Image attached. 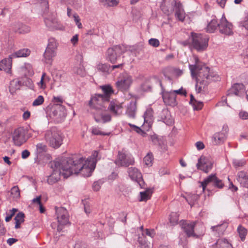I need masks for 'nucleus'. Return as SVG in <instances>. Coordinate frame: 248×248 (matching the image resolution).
I'll return each mask as SVG.
<instances>
[{"label": "nucleus", "instance_id": "nucleus-13", "mask_svg": "<svg viewBox=\"0 0 248 248\" xmlns=\"http://www.w3.org/2000/svg\"><path fill=\"white\" fill-rule=\"evenodd\" d=\"M13 140L15 144L18 146L25 142V131L23 127H19L15 130L13 134Z\"/></svg>", "mask_w": 248, "mask_h": 248}, {"label": "nucleus", "instance_id": "nucleus-57", "mask_svg": "<svg viewBox=\"0 0 248 248\" xmlns=\"http://www.w3.org/2000/svg\"><path fill=\"white\" fill-rule=\"evenodd\" d=\"M239 117L242 120L248 119V112L245 110H241L238 114Z\"/></svg>", "mask_w": 248, "mask_h": 248}, {"label": "nucleus", "instance_id": "nucleus-53", "mask_svg": "<svg viewBox=\"0 0 248 248\" xmlns=\"http://www.w3.org/2000/svg\"><path fill=\"white\" fill-rule=\"evenodd\" d=\"M100 1L108 6H114L118 4L116 0H100Z\"/></svg>", "mask_w": 248, "mask_h": 248}, {"label": "nucleus", "instance_id": "nucleus-44", "mask_svg": "<svg viewBox=\"0 0 248 248\" xmlns=\"http://www.w3.org/2000/svg\"><path fill=\"white\" fill-rule=\"evenodd\" d=\"M199 199V196L197 194H192L188 195L186 200L188 202V204L191 206H193L196 201Z\"/></svg>", "mask_w": 248, "mask_h": 248}, {"label": "nucleus", "instance_id": "nucleus-42", "mask_svg": "<svg viewBox=\"0 0 248 248\" xmlns=\"http://www.w3.org/2000/svg\"><path fill=\"white\" fill-rule=\"evenodd\" d=\"M58 46V43L57 41L54 38H50L48 40V43L47 46V48L51 49L52 50H56Z\"/></svg>", "mask_w": 248, "mask_h": 248}, {"label": "nucleus", "instance_id": "nucleus-40", "mask_svg": "<svg viewBox=\"0 0 248 248\" xmlns=\"http://www.w3.org/2000/svg\"><path fill=\"white\" fill-rule=\"evenodd\" d=\"M49 80V77L46 75V74L45 73H43L41 77V80L40 82L38 83L39 86L41 89H45L46 87V83L48 82Z\"/></svg>", "mask_w": 248, "mask_h": 248}, {"label": "nucleus", "instance_id": "nucleus-51", "mask_svg": "<svg viewBox=\"0 0 248 248\" xmlns=\"http://www.w3.org/2000/svg\"><path fill=\"white\" fill-rule=\"evenodd\" d=\"M110 66L106 64L100 63L97 65V69L102 72H108Z\"/></svg>", "mask_w": 248, "mask_h": 248}, {"label": "nucleus", "instance_id": "nucleus-63", "mask_svg": "<svg viewBox=\"0 0 248 248\" xmlns=\"http://www.w3.org/2000/svg\"><path fill=\"white\" fill-rule=\"evenodd\" d=\"M241 26L248 30V15L245 17L243 21L241 22Z\"/></svg>", "mask_w": 248, "mask_h": 248}, {"label": "nucleus", "instance_id": "nucleus-25", "mask_svg": "<svg viewBox=\"0 0 248 248\" xmlns=\"http://www.w3.org/2000/svg\"><path fill=\"white\" fill-rule=\"evenodd\" d=\"M136 102L134 101H131L127 105L126 114L129 117L134 118L136 115Z\"/></svg>", "mask_w": 248, "mask_h": 248}, {"label": "nucleus", "instance_id": "nucleus-29", "mask_svg": "<svg viewBox=\"0 0 248 248\" xmlns=\"http://www.w3.org/2000/svg\"><path fill=\"white\" fill-rule=\"evenodd\" d=\"M215 248H233L232 244L227 239L220 238L218 239L215 244Z\"/></svg>", "mask_w": 248, "mask_h": 248}, {"label": "nucleus", "instance_id": "nucleus-36", "mask_svg": "<svg viewBox=\"0 0 248 248\" xmlns=\"http://www.w3.org/2000/svg\"><path fill=\"white\" fill-rule=\"evenodd\" d=\"M24 214L22 212H20L16 215L15 217L16 221V229H18L20 227V224L24 221Z\"/></svg>", "mask_w": 248, "mask_h": 248}, {"label": "nucleus", "instance_id": "nucleus-1", "mask_svg": "<svg viewBox=\"0 0 248 248\" xmlns=\"http://www.w3.org/2000/svg\"><path fill=\"white\" fill-rule=\"evenodd\" d=\"M98 152L94 151L91 156L86 158L79 154L71 155L63 158V177L67 178L73 174H80L89 177L94 170Z\"/></svg>", "mask_w": 248, "mask_h": 248}, {"label": "nucleus", "instance_id": "nucleus-39", "mask_svg": "<svg viewBox=\"0 0 248 248\" xmlns=\"http://www.w3.org/2000/svg\"><path fill=\"white\" fill-rule=\"evenodd\" d=\"M154 156L151 152L148 153L143 158V162L148 167L152 166L154 162Z\"/></svg>", "mask_w": 248, "mask_h": 248}, {"label": "nucleus", "instance_id": "nucleus-46", "mask_svg": "<svg viewBox=\"0 0 248 248\" xmlns=\"http://www.w3.org/2000/svg\"><path fill=\"white\" fill-rule=\"evenodd\" d=\"M111 48L118 55H120L124 53L126 50L125 47L123 45L116 46Z\"/></svg>", "mask_w": 248, "mask_h": 248}, {"label": "nucleus", "instance_id": "nucleus-24", "mask_svg": "<svg viewBox=\"0 0 248 248\" xmlns=\"http://www.w3.org/2000/svg\"><path fill=\"white\" fill-rule=\"evenodd\" d=\"M12 59L9 56L8 58L4 59L0 62V70H3L6 73L9 72L12 67Z\"/></svg>", "mask_w": 248, "mask_h": 248}, {"label": "nucleus", "instance_id": "nucleus-14", "mask_svg": "<svg viewBox=\"0 0 248 248\" xmlns=\"http://www.w3.org/2000/svg\"><path fill=\"white\" fill-rule=\"evenodd\" d=\"M197 166L198 169L207 173L212 168L213 163L209 158L201 156L198 160Z\"/></svg>", "mask_w": 248, "mask_h": 248}, {"label": "nucleus", "instance_id": "nucleus-28", "mask_svg": "<svg viewBox=\"0 0 248 248\" xmlns=\"http://www.w3.org/2000/svg\"><path fill=\"white\" fill-rule=\"evenodd\" d=\"M51 168L53 170V172H56L60 175L61 170L62 168V162L60 159H56L50 163Z\"/></svg>", "mask_w": 248, "mask_h": 248}, {"label": "nucleus", "instance_id": "nucleus-47", "mask_svg": "<svg viewBox=\"0 0 248 248\" xmlns=\"http://www.w3.org/2000/svg\"><path fill=\"white\" fill-rule=\"evenodd\" d=\"M178 220L179 217L176 213H172L170 215V222L172 225L177 224Z\"/></svg>", "mask_w": 248, "mask_h": 248}, {"label": "nucleus", "instance_id": "nucleus-49", "mask_svg": "<svg viewBox=\"0 0 248 248\" xmlns=\"http://www.w3.org/2000/svg\"><path fill=\"white\" fill-rule=\"evenodd\" d=\"M44 102V98L42 95H39L32 102V106L36 107L42 105Z\"/></svg>", "mask_w": 248, "mask_h": 248}, {"label": "nucleus", "instance_id": "nucleus-6", "mask_svg": "<svg viewBox=\"0 0 248 248\" xmlns=\"http://www.w3.org/2000/svg\"><path fill=\"white\" fill-rule=\"evenodd\" d=\"M62 97L61 96H53L51 104L48 106L47 111L50 117L54 118L61 115L62 109Z\"/></svg>", "mask_w": 248, "mask_h": 248}, {"label": "nucleus", "instance_id": "nucleus-60", "mask_svg": "<svg viewBox=\"0 0 248 248\" xmlns=\"http://www.w3.org/2000/svg\"><path fill=\"white\" fill-rule=\"evenodd\" d=\"M101 119L104 123H106L110 121L111 117L109 114H102Z\"/></svg>", "mask_w": 248, "mask_h": 248}, {"label": "nucleus", "instance_id": "nucleus-41", "mask_svg": "<svg viewBox=\"0 0 248 248\" xmlns=\"http://www.w3.org/2000/svg\"><path fill=\"white\" fill-rule=\"evenodd\" d=\"M91 132L94 135L108 136L109 133H106L101 131V129L97 126H93L91 129Z\"/></svg>", "mask_w": 248, "mask_h": 248}, {"label": "nucleus", "instance_id": "nucleus-52", "mask_svg": "<svg viewBox=\"0 0 248 248\" xmlns=\"http://www.w3.org/2000/svg\"><path fill=\"white\" fill-rule=\"evenodd\" d=\"M233 166L237 168L240 167H243L246 164V161L244 160H233L232 162Z\"/></svg>", "mask_w": 248, "mask_h": 248}, {"label": "nucleus", "instance_id": "nucleus-27", "mask_svg": "<svg viewBox=\"0 0 248 248\" xmlns=\"http://www.w3.org/2000/svg\"><path fill=\"white\" fill-rule=\"evenodd\" d=\"M151 139L152 142L155 145H158L160 147V149L162 151H165L167 150V146L166 143L156 135H153L151 137Z\"/></svg>", "mask_w": 248, "mask_h": 248}, {"label": "nucleus", "instance_id": "nucleus-48", "mask_svg": "<svg viewBox=\"0 0 248 248\" xmlns=\"http://www.w3.org/2000/svg\"><path fill=\"white\" fill-rule=\"evenodd\" d=\"M11 193L14 198H19L20 196V190L17 186H13L11 189Z\"/></svg>", "mask_w": 248, "mask_h": 248}, {"label": "nucleus", "instance_id": "nucleus-35", "mask_svg": "<svg viewBox=\"0 0 248 248\" xmlns=\"http://www.w3.org/2000/svg\"><path fill=\"white\" fill-rule=\"evenodd\" d=\"M217 27L219 28V24L217 23V19H213L207 25L206 28L207 32L209 33L214 32Z\"/></svg>", "mask_w": 248, "mask_h": 248}, {"label": "nucleus", "instance_id": "nucleus-56", "mask_svg": "<svg viewBox=\"0 0 248 248\" xmlns=\"http://www.w3.org/2000/svg\"><path fill=\"white\" fill-rule=\"evenodd\" d=\"M36 148L38 152L39 153H42L43 152H46V151L47 147L46 145H44L42 143H38L36 145Z\"/></svg>", "mask_w": 248, "mask_h": 248}, {"label": "nucleus", "instance_id": "nucleus-37", "mask_svg": "<svg viewBox=\"0 0 248 248\" xmlns=\"http://www.w3.org/2000/svg\"><path fill=\"white\" fill-rule=\"evenodd\" d=\"M17 28L14 29V30L16 32H17L19 33H26L30 31V28L28 26L18 23L17 24Z\"/></svg>", "mask_w": 248, "mask_h": 248}, {"label": "nucleus", "instance_id": "nucleus-22", "mask_svg": "<svg viewBox=\"0 0 248 248\" xmlns=\"http://www.w3.org/2000/svg\"><path fill=\"white\" fill-rule=\"evenodd\" d=\"M237 180L243 187L248 188V172L240 171L238 172Z\"/></svg>", "mask_w": 248, "mask_h": 248}, {"label": "nucleus", "instance_id": "nucleus-19", "mask_svg": "<svg viewBox=\"0 0 248 248\" xmlns=\"http://www.w3.org/2000/svg\"><path fill=\"white\" fill-rule=\"evenodd\" d=\"M245 91L244 85L242 83H235L234 84L230 90L228 91V96L233 94L236 95L240 96L242 94L244 93Z\"/></svg>", "mask_w": 248, "mask_h": 248}, {"label": "nucleus", "instance_id": "nucleus-20", "mask_svg": "<svg viewBox=\"0 0 248 248\" xmlns=\"http://www.w3.org/2000/svg\"><path fill=\"white\" fill-rule=\"evenodd\" d=\"M205 232V227L204 224L201 222L195 221L193 237L199 238L202 236Z\"/></svg>", "mask_w": 248, "mask_h": 248}, {"label": "nucleus", "instance_id": "nucleus-4", "mask_svg": "<svg viewBox=\"0 0 248 248\" xmlns=\"http://www.w3.org/2000/svg\"><path fill=\"white\" fill-rule=\"evenodd\" d=\"M62 133L61 130L54 127L47 131L45 134V139L49 145L54 148H59L62 144Z\"/></svg>", "mask_w": 248, "mask_h": 248}, {"label": "nucleus", "instance_id": "nucleus-11", "mask_svg": "<svg viewBox=\"0 0 248 248\" xmlns=\"http://www.w3.org/2000/svg\"><path fill=\"white\" fill-rule=\"evenodd\" d=\"M107 102L101 94H95L93 96L89 102L90 106L96 109H102L105 108V104Z\"/></svg>", "mask_w": 248, "mask_h": 248}, {"label": "nucleus", "instance_id": "nucleus-61", "mask_svg": "<svg viewBox=\"0 0 248 248\" xmlns=\"http://www.w3.org/2000/svg\"><path fill=\"white\" fill-rule=\"evenodd\" d=\"M128 124L132 129L136 131L137 133L140 134L143 132L142 130L140 127L131 124Z\"/></svg>", "mask_w": 248, "mask_h": 248}, {"label": "nucleus", "instance_id": "nucleus-31", "mask_svg": "<svg viewBox=\"0 0 248 248\" xmlns=\"http://www.w3.org/2000/svg\"><path fill=\"white\" fill-rule=\"evenodd\" d=\"M21 82L17 79H15L10 82L9 91L11 93L14 94L16 90L20 89Z\"/></svg>", "mask_w": 248, "mask_h": 248}, {"label": "nucleus", "instance_id": "nucleus-59", "mask_svg": "<svg viewBox=\"0 0 248 248\" xmlns=\"http://www.w3.org/2000/svg\"><path fill=\"white\" fill-rule=\"evenodd\" d=\"M172 92L175 93V95L176 96V94H180L181 95H186V90H184L183 88H181L179 90H173L171 91Z\"/></svg>", "mask_w": 248, "mask_h": 248}, {"label": "nucleus", "instance_id": "nucleus-64", "mask_svg": "<svg viewBox=\"0 0 248 248\" xmlns=\"http://www.w3.org/2000/svg\"><path fill=\"white\" fill-rule=\"evenodd\" d=\"M77 73L81 77H84L86 75L85 68L83 67L78 68L77 70Z\"/></svg>", "mask_w": 248, "mask_h": 248}, {"label": "nucleus", "instance_id": "nucleus-9", "mask_svg": "<svg viewBox=\"0 0 248 248\" xmlns=\"http://www.w3.org/2000/svg\"><path fill=\"white\" fill-rule=\"evenodd\" d=\"M154 111L152 108H148L144 112V123L142 125L143 130L148 131L152 127L154 121Z\"/></svg>", "mask_w": 248, "mask_h": 248}, {"label": "nucleus", "instance_id": "nucleus-32", "mask_svg": "<svg viewBox=\"0 0 248 248\" xmlns=\"http://www.w3.org/2000/svg\"><path fill=\"white\" fill-rule=\"evenodd\" d=\"M56 55L55 50H52L50 49L46 48L45 52L44 54V57L45 59V62L46 63H50L52 58Z\"/></svg>", "mask_w": 248, "mask_h": 248}, {"label": "nucleus", "instance_id": "nucleus-43", "mask_svg": "<svg viewBox=\"0 0 248 248\" xmlns=\"http://www.w3.org/2000/svg\"><path fill=\"white\" fill-rule=\"evenodd\" d=\"M57 174L58 173H56V172H53L48 177L47 179V182L49 184L52 185L60 179V175H59V176L58 177Z\"/></svg>", "mask_w": 248, "mask_h": 248}, {"label": "nucleus", "instance_id": "nucleus-3", "mask_svg": "<svg viewBox=\"0 0 248 248\" xmlns=\"http://www.w3.org/2000/svg\"><path fill=\"white\" fill-rule=\"evenodd\" d=\"M209 37L207 35L192 32L189 38L190 42H184V45L188 44L190 48H193L198 51H202L206 49L208 46Z\"/></svg>", "mask_w": 248, "mask_h": 248}, {"label": "nucleus", "instance_id": "nucleus-26", "mask_svg": "<svg viewBox=\"0 0 248 248\" xmlns=\"http://www.w3.org/2000/svg\"><path fill=\"white\" fill-rule=\"evenodd\" d=\"M30 53L31 51L29 49L23 48L16 51L10 56L12 59L20 57H26L30 54Z\"/></svg>", "mask_w": 248, "mask_h": 248}, {"label": "nucleus", "instance_id": "nucleus-5", "mask_svg": "<svg viewBox=\"0 0 248 248\" xmlns=\"http://www.w3.org/2000/svg\"><path fill=\"white\" fill-rule=\"evenodd\" d=\"M134 162L133 157L131 155L127 154L126 151L124 149L118 152L115 160L116 165L125 167L133 165Z\"/></svg>", "mask_w": 248, "mask_h": 248}, {"label": "nucleus", "instance_id": "nucleus-16", "mask_svg": "<svg viewBox=\"0 0 248 248\" xmlns=\"http://www.w3.org/2000/svg\"><path fill=\"white\" fill-rule=\"evenodd\" d=\"M173 10L175 17L179 21L183 22L186 17V13L180 1H174Z\"/></svg>", "mask_w": 248, "mask_h": 248}, {"label": "nucleus", "instance_id": "nucleus-45", "mask_svg": "<svg viewBox=\"0 0 248 248\" xmlns=\"http://www.w3.org/2000/svg\"><path fill=\"white\" fill-rule=\"evenodd\" d=\"M41 196H39L32 200L33 203H36L39 205V211L41 213H44L45 212V208L43 206L41 202Z\"/></svg>", "mask_w": 248, "mask_h": 248}, {"label": "nucleus", "instance_id": "nucleus-62", "mask_svg": "<svg viewBox=\"0 0 248 248\" xmlns=\"http://www.w3.org/2000/svg\"><path fill=\"white\" fill-rule=\"evenodd\" d=\"M143 233H145L147 235H148L151 237H153L155 235V232L154 229L150 230L146 229L143 232Z\"/></svg>", "mask_w": 248, "mask_h": 248}, {"label": "nucleus", "instance_id": "nucleus-58", "mask_svg": "<svg viewBox=\"0 0 248 248\" xmlns=\"http://www.w3.org/2000/svg\"><path fill=\"white\" fill-rule=\"evenodd\" d=\"M73 18H74V20L76 23V25L78 26V28L79 29H80L82 28V24L80 23V19L79 18V17L77 14H73Z\"/></svg>", "mask_w": 248, "mask_h": 248}, {"label": "nucleus", "instance_id": "nucleus-2", "mask_svg": "<svg viewBox=\"0 0 248 248\" xmlns=\"http://www.w3.org/2000/svg\"><path fill=\"white\" fill-rule=\"evenodd\" d=\"M193 58L195 63L189 64V68L192 77L196 78V91L201 93L205 91L210 82L217 79L218 77L216 74L211 72L208 67L202 64L197 56H194Z\"/></svg>", "mask_w": 248, "mask_h": 248}, {"label": "nucleus", "instance_id": "nucleus-15", "mask_svg": "<svg viewBox=\"0 0 248 248\" xmlns=\"http://www.w3.org/2000/svg\"><path fill=\"white\" fill-rule=\"evenodd\" d=\"M180 225L188 237H193L195 221L183 220L181 221Z\"/></svg>", "mask_w": 248, "mask_h": 248}, {"label": "nucleus", "instance_id": "nucleus-55", "mask_svg": "<svg viewBox=\"0 0 248 248\" xmlns=\"http://www.w3.org/2000/svg\"><path fill=\"white\" fill-rule=\"evenodd\" d=\"M149 44L155 47L159 46L160 42L159 40L155 38H151L149 40Z\"/></svg>", "mask_w": 248, "mask_h": 248}, {"label": "nucleus", "instance_id": "nucleus-34", "mask_svg": "<svg viewBox=\"0 0 248 248\" xmlns=\"http://www.w3.org/2000/svg\"><path fill=\"white\" fill-rule=\"evenodd\" d=\"M237 232L242 241H244L248 234L247 229L242 225H239L237 228Z\"/></svg>", "mask_w": 248, "mask_h": 248}, {"label": "nucleus", "instance_id": "nucleus-30", "mask_svg": "<svg viewBox=\"0 0 248 248\" xmlns=\"http://www.w3.org/2000/svg\"><path fill=\"white\" fill-rule=\"evenodd\" d=\"M226 138V135L224 133L218 132L214 134L213 136V143L214 144L218 145L225 141Z\"/></svg>", "mask_w": 248, "mask_h": 248}, {"label": "nucleus", "instance_id": "nucleus-21", "mask_svg": "<svg viewBox=\"0 0 248 248\" xmlns=\"http://www.w3.org/2000/svg\"><path fill=\"white\" fill-rule=\"evenodd\" d=\"M45 22L46 26L50 29H60V25L54 15L51 17L45 18Z\"/></svg>", "mask_w": 248, "mask_h": 248}, {"label": "nucleus", "instance_id": "nucleus-7", "mask_svg": "<svg viewBox=\"0 0 248 248\" xmlns=\"http://www.w3.org/2000/svg\"><path fill=\"white\" fill-rule=\"evenodd\" d=\"M132 83V77L127 73H123L116 83L117 88L122 91H127Z\"/></svg>", "mask_w": 248, "mask_h": 248}, {"label": "nucleus", "instance_id": "nucleus-18", "mask_svg": "<svg viewBox=\"0 0 248 248\" xmlns=\"http://www.w3.org/2000/svg\"><path fill=\"white\" fill-rule=\"evenodd\" d=\"M163 101L167 105L174 106L176 104L175 93L170 92H163L162 93Z\"/></svg>", "mask_w": 248, "mask_h": 248}, {"label": "nucleus", "instance_id": "nucleus-10", "mask_svg": "<svg viewBox=\"0 0 248 248\" xmlns=\"http://www.w3.org/2000/svg\"><path fill=\"white\" fill-rule=\"evenodd\" d=\"M210 183H212L215 187L219 189L222 188L224 186V184L221 180L218 178L216 175L212 174L201 183L203 191L205 190Z\"/></svg>", "mask_w": 248, "mask_h": 248}, {"label": "nucleus", "instance_id": "nucleus-8", "mask_svg": "<svg viewBox=\"0 0 248 248\" xmlns=\"http://www.w3.org/2000/svg\"><path fill=\"white\" fill-rule=\"evenodd\" d=\"M128 173L130 178L136 182L141 188H145V184L142 178L141 173L136 168L130 167L128 169Z\"/></svg>", "mask_w": 248, "mask_h": 248}, {"label": "nucleus", "instance_id": "nucleus-50", "mask_svg": "<svg viewBox=\"0 0 248 248\" xmlns=\"http://www.w3.org/2000/svg\"><path fill=\"white\" fill-rule=\"evenodd\" d=\"M150 199V196L149 195L148 191H145L143 192H140V201H144L146 202L148 200Z\"/></svg>", "mask_w": 248, "mask_h": 248}, {"label": "nucleus", "instance_id": "nucleus-38", "mask_svg": "<svg viewBox=\"0 0 248 248\" xmlns=\"http://www.w3.org/2000/svg\"><path fill=\"white\" fill-rule=\"evenodd\" d=\"M108 57L109 61L112 63H114L116 62L118 54L114 51L111 48H108L107 51Z\"/></svg>", "mask_w": 248, "mask_h": 248}, {"label": "nucleus", "instance_id": "nucleus-54", "mask_svg": "<svg viewBox=\"0 0 248 248\" xmlns=\"http://www.w3.org/2000/svg\"><path fill=\"white\" fill-rule=\"evenodd\" d=\"M63 226L64 225L69 224V216L67 215V212L66 209L63 207Z\"/></svg>", "mask_w": 248, "mask_h": 248}, {"label": "nucleus", "instance_id": "nucleus-23", "mask_svg": "<svg viewBox=\"0 0 248 248\" xmlns=\"http://www.w3.org/2000/svg\"><path fill=\"white\" fill-rule=\"evenodd\" d=\"M100 88L103 92V94L101 95L105 98L107 102H109L110 96L114 93L112 87L110 85H106L100 86Z\"/></svg>", "mask_w": 248, "mask_h": 248}, {"label": "nucleus", "instance_id": "nucleus-33", "mask_svg": "<svg viewBox=\"0 0 248 248\" xmlns=\"http://www.w3.org/2000/svg\"><path fill=\"white\" fill-rule=\"evenodd\" d=\"M189 103L192 106L193 109L196 110H201L203 106L202 102L197 101L192 94L190 95Z\"/></svg>", "mask_w": 248, "mask_h": 248}, {"label": "nucleus", "instance_id": "nucleus-12", "mask_svg": "<svg viewBox=\"0 0 248 248\" xmlns=\"http://www.w3.org/2000/svg\"><path fill=\"white\" fill-rule=\"evenodd\" d=\"M219 29L221 33L227 35H232L233 33V28L232 24L227 20L224 15L221 18L220 22L219 23Z\"/></svg>", "mask_w": 248, "mask_h": 248}, {"label": "nucleus", "instance_id": "nucleus-17", "mask_svg": "<svg viewBox=\"0 0 248 248\" xmlns=\"http://www.w3.org/2000/svg\"><path fill=\"white\" fill-rule=\"evenodd\" d=\"M108 109L110 112L114 116H119L122 114L123 108L122 104L117 101H112L110 102Z\"/></svg>", "mask_w": 248, "mask_h": 248}]
</instances>
